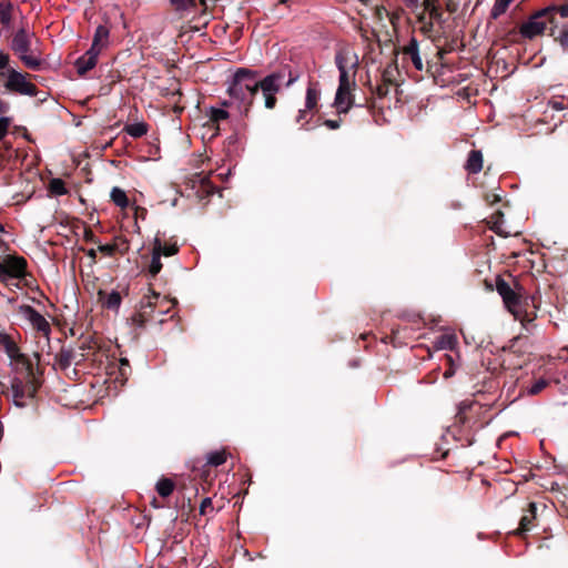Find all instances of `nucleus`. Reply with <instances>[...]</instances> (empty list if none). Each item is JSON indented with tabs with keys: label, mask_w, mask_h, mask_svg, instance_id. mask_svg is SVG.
I'll return each mask as SVG.
<instances>
[{
	"label": "nucleus",
	"mask_w": 568,
	"mask_h": 568,
	"mask_svg": "<svg viewBox=\"0 0 568 568\" xmlns=\"http://www.w3.org/2000/svg\"><path fill=\"white\" fill-rule=\"evenodd\" d=\"M495 287L506 308L521 323L526 331H529V325L536 320V313L528 311V297H524L521 294L524 288L511 274L497 275Z\"/></svg>",
	"instance_id": "nucleus-1"
},
{
	"label": "nucleus",
	"mask_w": 568,
	"mask_h": 568,
	"mask_svg": "<svg viewBox=\"0 0 568 568\" xmlns=\"http://www.w3.org/2000/svg\"><path fill=\"white\" fill-rule=\"evenodd\" d=\"M260 72L247 68H239L229 81L227 94L244 104L243 115L248 116L256 95Z\"/></svg>",
	"instance_id": "nucleus-2"
},
{
	"label": "nucleus",
	"mask_w": 568,
	"mask_h": 568,
	"mask_svg": "<svg viewBox=\"0 0 568 568\" xmlns=\"http://www.w3.org/2000/svg\"><path fill=\"white\" fill-rule=\"evenodd\" d=\"M8 244L0 239V283L8 284L10 278L23 280L27 276L28 262L23 256L8 254Z\"/></svg>",
	"instance_id": "nucleus-3"
},
{
	"label": "nucleus",
	"mask_w": 568,
	"mask_h": 568,
	"mask_svg": "<svg viewBox=\"0 0 568 568\" xmlns=\"http://www.w3.org/2000/svg\"><path fill=\"white\" fill-rule=\"evenodd\" d=\"M335 64L339 71V95L346 87H356L355 75L358 68V58L347 49H341L335 54Z\"/></svg>",
	"instance_id": "nucleus-4"
},
{
	"label": "nucleus",
	"mask_w": 568,
	"mask_h": 568,
	"mask_svg": "<svg viewBox=\"0 0 568 568\" xmlns=\"http://www.w3.org/2000/svg\"><path fill=\"white\" fill-rule=\"evenodd\" d=\"M32 37L33 33H28L23 28L19 29L12 38L11 49L27 68L36 71L41 69L42 61L31 54Z\"/></svg>",
	"instance_id": "nucleus-5"
},
{
	"label": "nucleus",
	"mask_w": 568,
	"mask_h": 568,
	"mask_svg": "<svg viewBox=\"0 0 568 568\" xmlns=\"http://www.w3.org/2000/svg\"><path fill=\"white\" fill-rule=\"evenodd\" d=\"M150 293L142 297L140 307L129 318L135 329H143L148 323L156 320L155 310L160 293L152 288H150Z\"/></svg>",
	"instance_id": "nucleus-6"
},
{
	"label": "nucleus",
	"mask_w": 568,
	"mask_h": 568,
	"mask_svg": "<svg viewBox=\"0 0 568 568\" xmlns=\"http://www.w3.org/2000/svg\"><path fill=\"white\" fill-rule=\"evenodd\" d=\"M556 7L545 8L532 14L528 21L521 24L520 33L524 38L534 39L544 33L548 24H552V11Z\"/></svg>",
	"instance_id": "nucleus-7"
},
{
	"label": "nucleus",
	"mask_w": 568,
	"mask_h": 568,
	"mask_svg": "<svg viewBox=\"0 0 568 568\" xmlns=\"http://www.w3.org/2000/svg\"><path fill=\"white\" fill-rule=\"evenodd\" d=\"M284 74L282 72H273L263 79H260L256 93L261 90L264 98V105L268 110H273L277 104L276 94L280 92Z\"/></svg>",
	"instance_id": "nucleus-8"
},
{
	"label": "nucleus",
	"mask_w": 568,
	"mask_h": 568,
	"mask_svg": "<svg viewBox=\"0 0 568 568\" xmlns=\"http://www.w3.org/2000/svg\"><path fill=\"white\" fill-rule=\"evenodd\" d=\"M41 386V382L39 379H29L26 381L13 377L11 381V390L13 395V402L18 407H24L26 403L24 398H34L38 389Z\"/></svg>",
	"instance_id": "nucleus-9"
},
{
	"label": "nucleus",
	"mask_w": 568,
	"mask_h": 568,
	"mask_svg": "<svg viewBox=\"0 0 568 568\" xmlns=\"http://www.w3.org/2000/svg\"><path fill=\"white\" fill-rule=\"evenodd\" d=\"M7 73V82L4 84L7 90L29 97L37 95L38 88L33 83L27 81L26 78L28 74H23L16 69H8Z\"/></svg>",
	"instance_id": "nucleus-10"
},
{
	"label": "nucleus",
	"mask_w": 568,
	"mask_h": 568,
	"mask_svg": "<svg viewBox=\"0 0 568 568\" xmlns=\"http://www.w3.org/2000/svg\"><path fill=\"white\" fill-rule=\"evenodd\" d=\"M527 339L523 342L521 336L514 337L513 344L510 345V352L507 356V362L513 365L514 369L521 368L526 365L529 359V353L526 349Z\"/></svg>",
	"instance_id": "nucleus-11"
},
{
	"label": "nucleus",
	"mask_w": 568,
	"mask_h": 568,
	"mask_svg": "<svg viewBox=\"0 0 568 568\" xmlns=\"http://www.w3.org/2000/svg\"><path fill=\"white\" fill-rule=\"evenodd\" d=\"M21 313L30 322L33 329L43 336L49 337L51 333V325L42 314L30 305L21 306Z\"/></svg>",
	"instance_id": "nucleus-12"
},
{
	"label": "nucleus",
	"mask_w": 568,
	"mask_h": 568,
	"mask_svg": "<svg viewBox=\"0 0 568 568\" xmlns=\"http://www.w3.org/2000/svg\"><path fill=\"white\" fill-rule=\"evenodd\" d=\"M537 519V506L535 503H529L527 508L519 520V526L513 531L515 536L525 537L528 531L535 526Z\"/></svg>",
	"instance_id": "nucleus-13"
},
{
	"label": "nucleus",
	"mask_w": 568,
	"mask_h": 568,
	"mask_svg": "<svg viewBox=\"0 0 568 568\" xmlns=\"http://www.w3.org/2000/svg\"><path fill=\"white\" fill-rule=\"evenodd\" d=\"M353 89V87H346L339 95V87L337 88L334 106L339 115L348 113L351 108L354 105V95L352 94Z\"/></svg>",
	"instance_id": "nucleus-14"
},
{
	"label": "nucleus",
	"mask_w": 568,
	"mask_h": 568,
	"mask_svg": "<svg viewBox=\"0 0 568 568\" xmlns=\"http://www.w3.org/2000/svg\"><path fill=\"white\" fill-rule=\"evenodd\" d=\"M88 50L83 55L75 60L77 72L80 77L85 75L91 69L97 65L99 54Z\"/></svg>",
	"instance_id": "nucleus-15"
},
{
	"label": "nucleus",
	"mask_w": 568,
	"mask_h": 568,
	"mask_svg": "<svg viewBox=\"0 0 568 568\" xmlns=\"http://www.w3.org/2000/svg\"><path fill=\"white\" fill-rule=\"evenodd\" d=\"M402 52L404 55L410 58L416 70L422 71L424 69L423 61L419 55L418 41L416 38L412 37L409 42L402 48Z\"/></svg>",
	"instance_id": "nucleus-16"
},
{
	"label": "nucleus",
	"mask_w": 568,
	"mask_h": 568,
	"mask_svg": "<svg viewBox=\"0 0 568 568\" xmlns=\"http://www.w3.org/2000/svg\"><path fill=\"white\" fill-rule=\"evenodd\" d=\"M98 301L101 303L103 308L118 310L121 305L122 297L118 291H112L108 294L105 291L99 290Z\"/></svg>",
	"instance_id": "nucleus-17"
},
{
	"label": "nucleus",
	"mask_w": 568,
	"mask_h": 568,
	"mask_svg": "<svg viewBox=\"0 0 568 568\" xmlns=\"http://www.w3.org/2000/svg\"><path fill=\"white\" fill-rule=\"evenodd\" d=\"M109 28L105 26H98L95 29L93 41L89 50H94L93 52L100 54L102 48L106 44L109 39Z\"/></svg>",
	"instance_id": "nucleus-18"
},
{
	"label": "nucleus",
	"mask_w": 568,
	"mask_h": 568,
	"mask_svg": "<svg viewBox=\"0 0 568 568\" xmlns=\"http://www.w3.org/2000/svg\"><path fill=\"white\" fill-rule=\"evenodd\" d=\"M483 153L479 150H471L468 154L467 161L464 165L469 174H477L483 169Z\"/></svg>",
	"instance_id": "nucleus-19"
},
{
	"label": "nucleus",
	"mask_w": 568,
	"mask_h": 568,
	"mask_svg": "<svg viewBox=\"0 0 568 568\" xmlns=\"http://www.w3.org/2000/svg\"><path fill=\"white\" fill-rule=\"evenodd\" d=\"M395 58L385 67L382 72L381 81L392 87L396 84V77L399 74L397 67V54L398 50L394 51Z\"/></svg>",
	"instance_id": "nucleus-20"
},
{
	"label": "nucleus",
	"mask_w": 568,
	"mask_h": 568,
	"mask_svg": "<svg viewBox=\"0 0 568 568\" xmlns=\"http://www.w3.org/2000/svg\"><path fill=\"white\" fill-rule=\"evenodd\" d=\"M0 345L3 346L6 354L11 361H13L17 355L21 353L17 343L7 333L0 332Z\"/></svg>",
	"instance_id": "nucleus-21"
},
{
	"label": "nucleus",
	"mask_w": 568,
	"mask_h": 568,
	"mask_svg": "<svg viewBox=\"0 0 568 568\" xmlns=\"http://www.w3.org/2000/svg\"><path fill=\"white\" fill-rule=\"evenodd\" d=\"M320 90L315 84H310L306 90V99H305V108L310 111L317 110V104L320 100Z\"/></svg>",
	"instance_id": "nucleus-22"
},
{
	"label": "nucleus",
	"mask_w": 568,
	"mask_h": 568,
	"mask_svg": "<svg viewBox=\"0 0 568 568\" xmlns=\"http://www.w3.org/2000/svg\"><path fill=\"white\" fill-rule=\"evenodd\" d=\"M13 361L26 369V378L39 379L36 376L34 365L32 361L26 354L20 353Z\"/></svg>",
	"instance_id": "nucleus-23"
},
{
	"label": "nucleus",
	"mask_w": 568,
	"mask_h": 568,
	"mask_svg": "<svg viewBox=\"0 0 568 568\" xmlns=\"http://www.w3.org/2000/svg\"><path fill=\"white\" fill-rule=\"evenodd\" d=\"M74 359V351L72 348L62 347L60 352L55 355V362L62 369H67L70 367Z\"/></svg>",
	"instance_id": "nucleus-24"
},
{
	"label": "nucleus",
	"mask_w": 568,
	"mask_h": 568,
	"mask_svg": "<svg viewBox=\"0 0 568 568\" xmlns=\"http://www.w3.org/2000/svg\"><path fill=\"white\" fill-rule=\"evenodd\" d=\"M149 125L144 122L126 124L124 131L134 139L142 138L148 133Z\"/></svg>",
	"instance_id": "nucleus-25"
},
{
	"label": "nucleus",
	"mask_w": 568,
	"mask_h": 568,
	"mask_svg": "<svg viewBox=\"0 0 568 568\" xmlns=\"http://www.w3.org/2000/svg\"><path fill=\"white\" fill-rule=\"evenodd\" d=\"M110 196H111L112 202L116 206H119L121 209H125V207L129 206V199H128L125 192L122 189H120L118 186H114L111 190Z\"/></svg>",
	"instance_id": "nucleus-26"
},
{
	"label": "nucleus",
	"mask_w": 568,
	"mask_h": 568,
	"mask_svg": "<svg viewBox=\"0 0 568 568\" xmlns=\"http://www.w3.org/2000/svg\"><path fill=\"white\" fill-rule=\"evenodd\" d=\"M174 487L175 485L170 478H161L155 486L158 494L163 498L169 497L173 493Z\"/></svg>",
	"instance_id": "nucleus-27"
},
{
	"label": "nucleus",
	"mask_w": 568,
	"mask_h": 568,
	"mask_svg": "<svg viewBox=\"0 0 568 568\" xmlns=\"http://www.w3.org/2000/svg\"><path fill=\"white\" fill-rule=\"evenodd\" d=\"M435 345L439 349H454L457 345V338L453 334H444L436 339Z\"/></svg>",
	"instance_id": "nucleus-28"
},
{
	"label": "nucleus",
	"mask_w": 568,
	"mask_h": 568,
	"mask_svg": "<svg viewBox=\"0 0 568 568\" xmlns=\"http://www.w3.org/2000/svg\"><path fill=\"white\" fill-rule=\"evenodd\" d=\"M176 304V298H168L166 296H160V298L158 300V306L155 312H158L159 315L168 314Z\"/></svg>",
	"instance_id": "nucleus-29"
},
{
	"label": "nucleus",
	"mask_w": 568,
	"mask_h": 568,
	"mask_svg": "<svg viewBox=\"0 0 568 568\" xmlns=\"http://www.w3.org/2000/svg\"><path fill=\"white\" fill-rule=\"evenodd\" d=\"M162 270L161 256L159 250H153L152 258L148 268L149 275L154 278Z\"/></svg>",
	"instance_id": "nucleus-30"
},
{
	"label": "nucleus",
	"mask_w": 568,
	"mask_h": 568,
	"mask_svg": "<svg viewBox=\"0 0 568 568\" xmlns=\"http://www.w3.org/2000/svg\"><path fill=\"white\" fill-rule=\"evenodd\" d=\"M209 120L213 124H219L220 122L227 120L230 116V113L225 109L220 108H210L207 111Z\"/></svg>",
	"instance_id": "nucleus-31"
},
{
	"label": "nucleus",
	"mask_w": 568,
	"mask_h": 568,
	"mask_svg": "<svg viewBox=\"0 0 568 568\" xmlns=\"http://www.w3.org/2000/svg\"><path fill=\"white\" fill-rule=\"evenodd\" d=\"M550 31V36L560 43L565 51H568V27H562L558 32L556 28H551Z\"/></svg>",
	"instance_id": "nucleus-32"
},
{
	"label": "nucleus",
	"mask_w": 568,
	"mask_h": 568,
	"mask_svg": "<svg viewBox=\"0 0 568 568\" xmlns=\"http://www.w3.org/2000/svg\"><path fill=\"white\" fill-rule=\"evenodd\" d=\"M175 11L184 12L196 8V0H169Z\"/></svg>",
	"instance_id": "nucleus-33"
},
{
	"label": "nucleus",
	"mask_w": 568,
	"mask_h": 568,
	"mask_svg": "<svg viewBox=\"0 0 568 568\" xmlns=\"http://www.w3.org/2000/svg\"><path fill=\"white\" fill-rule=\"evenodd\" d=\"M48 190L54 195H64L68 190L62 179H52L49 182Z\"/></svg>",
	"instance_id": "nucleus-34"
},
{
	"label": "nucleus",
	"mask_w": 568,
	"mask_h": 568,
	"mask_svg": "<svg viewBox=\"0 0 568 568\" xmlns=\"http://www.w3.org/2000/svg\"><path fill=\"white\" fill-rule=\"evenodd\" d=\"M513 1L514 0H496L490 12L491 18L497 19L504 14Z\"/></svg>",
	"instance_id": "nucleus-35"
},
{
	"label": "nucleus",
	"mask_w": 568,
	"mask_h": 568,
	"mask_svg": "<svg viewBox=\"0 0 568 568\" xmlns=\"http://www.w3.org/2000/svg\"><path fill=\"white\" fill-rule=\"evenodd\" d=\"M153 250H159L160 251V256L161 255H164V256H172L174 254L178 253L179 251V247L176 244H171V245H162L160 240H155V243H154V247Z\"/></svg>",
	"instance_id": "nucleus-36"
},
{
	"label": "nucleus",
	"mask_w": 568,
	"mask_h": 568,
	"mask_svg": "<svg viewBox=\"0 0 568 568\" xmlns=\"http://www.w3.org/2000/svg\"><path fill=\"white\" fill-rule=\"evenodd\" d=\"M226 462V454L224 450L210 453L207 456V465L220 466Z\"/></svg>",
	"instance_id": "nucleus-37"
},
{
	"label": "nucleus",
	"mask_w": 568,
	"mask_h": 568,
	"mask_svg": "<svg viewBox=\"0 0 568 568\" xmlns=\"http://www.w3.org/2000/svg\"><path fill=\"white\" fill-rule=\"evenodd\" d=\"M417 20L418 22L422 23V27H420V31L422 33H424L425 36L427 37H430L433 30H434V22L433 21H429L427 18H426V14L425 12H422L418 17H417Z\"/></svg>",
	"instance_id": "nucleus-38"
},
{
	"label": "nucleus",
	"mask_w": 568,
	"mask_h": 568,
	"mask_svg": "<svg viewBox=\"0 0 568 568\" xmlns=\"http://www.w3.org/2000/svg\"><path fill=\"white\" fill-rule=\"evenodd\" d=\"M11 12H12V6L11 3L8 4H0V23L2 26H8L11 21Z\"/></svg>",
	"instance_id": "nucleus-39"
},
{
	"label": "nucleus",
	"mask_w": 568,
	"mask_h": 568,
	"mask_svg": "<svg viewBox=\"0 0 568 568\" xmlns=\"http://www.w3.org/2000/svg\"><path fill=\"white\" fill-rule=\"evenodd\" d=\"M429 18L428 20L429 21H433L434 24L436 23L438 26L439 29L443 28L444 23L446 22V19L444 17V10L443 8H439L430 13H428Z\"/></svg>",
	"instance_id": "nucleus-40"
},
{
	"label": "nucleus",
	"mask_w": 568,
	"mask_h": 568,
	"mask_svg": "<svg viewBox=\"0 0 568 568\" xmlns=\"http://www.w3.org/2000/svg\"><path fill=\"white\" fill-rule=\"evenodd\" d=\"M390 87H392L390 84H386L383 81L376 87H373L369 83V89H371L372 93L376 94L377 98H379V99L387 97Z\"/></svg>",
	"instance_id": "nucleus-41"
},
{
	"label": "nucleus",
	"mask_w": 568,
	"mask_h": 568,
	"mask_svg": "<svg viewBox=\"0 0 568 568\" xmlns=\"http://www.w3.org/2000/svg\"><path fill=\"white\" fill-rule=\"evenodd\" d=\"M98 251L105 256H113L116 252H119V245L116 241L112 244H100L98 245Z\"/></svg>",
	"instance_id": "nucleus-42"
},
{
	"label": "nucleus",
	"mask_w": 568,
	"mask_h": 568,
	"mask_svg": "<svg viewBox=\"0 0 568 568\" xmlns=\"http://www.w3.org/2000/svg\"><path fill=\"white\" fill-rule=\"evenodd\" d=\"M444 359L446 362V365L448 366L446 368V371L444 372L443 376L444 378L448 379L450 378L452 376L455 375V372H456V365H455V362H454V358L452 355H447L445 354L444 355Z\"/></svg>",
	"instance_id": "nucleus-43"
},
{
	"label": "nucleus",
	"mask_w": 568,
	"mask_h": 568,
	"mask_svg": "<svg viewBox=\"0 0 568 568\" xmlns=\"http://www.w3.org/2000/svg\"><path fill=\"white\" fill-rule=\"evenodd\" d=\"M548 386V381L540 378L536 381L531 387L528 389L529 395H537L542 392Z\"/></svg>",
	"instance_id": "nucleus-44"
},
{
	"label": "nucleus",
	"mask_w": 568,
	"mask_h": 568,
	"mask_svg": "<svg viewBox=\"0 0 568 568\" xmlns=\"http://www.w3.org/2000/svg\"><path fill=\"white\" fill-rule=\"evenodd\" d=\"M9 61H10L9 54L0 51V78L8 75L7 70L11 69L9 67Z\"/></svg>",
	"instance_id": "nucleus-45"
},
{
	"label": "nucleus",
	"mask_w": 568,
	"mask_h": 568,
	"mask_svg": "<svg viewBox=\"0 0 568 568\" xmlns=\"http://www.w3.org/2000/svg\"><path fill=\"white\" fill-rule=\"evenodd\" d=\"M424 11L430 13L439 8H442L440 0H424L422 3Z\"/></svg>",
	"instance_id": "nucleus-46"
},
{
	"label": "nucleus",
	"mask_w": 568,
	"mask_h": 568,
	"mask_svg": "<svg viewBox=\"0 0 568 568\" xmlns=\"http://www.w3.org/2000/svg\"><path fill=\"white\" fill-rule=\"evenodd\" d=\"M120 375L126 379L128 375L131 374V366H130V363H129V359L123 357L120 359Z\"/></svg>",
	"instance_id": "nucleus-47"
},
{
	"label": "nucleus",
	"mask_w": 568,
	"mask_h": 568,
	"mask_svg": "<svg viewBox=\"0 0 568 568\" xmlns=\"http://www.w3.org/2000/svg\"><path fill=\"white\" fill-rule=\"evenodd\" d=\"M308 111L310 110H306V108L304 110H300L296 118V122L300 123L301 128L304 130H310V128H307L310 120L306 118Z\"/></svg>",
	"instance_id": "nucleus-48"
},
{
	"label": "nucleus",
	"mask_w": 568,
	"mask_h": 568,
	"mask_svg": "<svg viewBox=\"0 0 568 568\" xmlns=\"http://www.w3.org/2000/svg\"><path fill=\"white\" fill-rule=\"evenodd\" d=\"M10 124H11L10 118H6V116L0 118V140H2L7 135Z\"/></svg>",
	"instance_id": "nucleus-49"
},
{
	"label": "nucleus",
	"mask_w": 568,
	"mask_h": 568,
	"mask_svg": "<svg viewBox=\"0 0 568 568\" xmlns=\"http://www.w3.org/2000/svg\"><path fill=\"white\" fill-rule=\"evenodd\" d=\"M97 347L98 344L92 337L84 339L79 346L81 351H92L95 349Z\"/></svg>",
	"instance_id": "nucleus-50"
},
{
	"label": "nucleus",
	"mask_w": 568,
	"mask_h": 568,
	"mask_svg": "<svg viewBox=\"0 0 568 568\" xmlns=\"http://www.w3.org/2000/svg\"><path fill=\"white\" fill-rule=\"evenodd\" d=\"M83 239L88 243H94V244H99L100 243L98 237H97V235L94 234V232L90 227H85L84 229Z\"/></svg>",
	"instance_id": "nucleus-51"
},
{
	"label": "nucleus",
	"mask_w": 568,
	"mask_h": 568,
	"mask_svg": "<svg viewBox=\"0 0 568 568\" xmlns=\"http://www.w3.org/2000/svg\"><path fill=\"white\" fill-rule=\"evenodd\" d=\"M207 509L213 510L212 499H211L210 497H205V498L201 501V505H200V514H201V515H206V514H207Z\"/></svg>",
	"instance_id": "nucleus-52"
},
{
	"label": "nucleus",
	"mask_w": 568,
	"mask_h": 568,
	"mask_svg": "<svg viewBox=\"0 0 568 568\" xmlns=\"http://www.w3.org/2000/svg\"><path fill=\"white\" fill-rule=\"evenodd\" d=\"M556 9L552 11V22H555V14L559 13L562 18H568V4L555 6Z\"/></svg>",
	"instance_id": "nucleus-53"
},
{
	"label": "nucleus",
	"mask_w": 568,
	"mask_h": 568,
	"mask_svg": "<svg viewBox=\"0 0 568 568\" xmlns=\"http://www.w3.org/2000/svg\"><path fill=\"white\" fill-rule=\"evenodd\" d=\"M341 123H342L341 119H337V120L327 119V120H324V122H323V124L326 128H328L329 130H337V129H339Z\"/></svg>",
	"instance_id": "nucleus-54"
},
{
	"label": "nucleus",
	"mask_w": 568,
	"mask_h": 568,
	"mask_svg": "<svg viewBox=\"0 0 568 568\" xmlns=\"http://www.w3.org/2000/svg\"><path fill=\"white\" fill-rule=\"evenodd\" d=\"M439 372H440V368L437 367L435 369H433L432 372H429L426 376H425V379L428 384H433L437 381L438 378V375H439Z\"/></svg>",
	"instance_id": "nucleus-55"
},
{
	"label": "nucleus",
	"mask_w": 568,
	"mask_h": 568,
	"mask_svg": "<svg viewBox=\"0 0 568 568\" xmlns=\"http://www.w3.org/2000/svg\"><path fill=\"white\" fill-rule=\"evenodd\" d=\"M445 10L449 13H455L458 10V2L455 0H446Z\"/></svg>",
	"instance_id": "nucleus-56"
},
{
	"label": "nucleus",
	"mask_w": 568,
	"mask_h": 568,
	"mask_svg": "<svg viewBox=\"0 0 568 568\" xmlns=\"http://www.w3.org/2000/svg\"><path fill=\"white\" fill-rule=\"evenodd\" d=\"M548 105L556 111H561L565 109V104L562 100L552 99L548 102Z\"/></svg>",
	"instance_id": "nucleus-57"
},
{
	"label": "nucleus",
	"mask_w": 568,
	"mask_h": 568,
	"mask_svg": "<svg viewBox=\"0 0 568 568\" xmlns=\"http://www.w3.org/2000/svg\"><path fill=\"white\" fill-rule=\"evenodd\" d=\"M485 200L489 204H495L500 201V197H499V195L491 193V194H486Z\"/></svg>",
	"instance_id": "nucleus-58"
},
{
	"label": "nucleus",
	"mask_w": 568,
	"mask_h": 568,
	"mask_svg": "<svg viewBox=\"0 0 568 568\" xmlns=\"http://www.w3.org/2000/svg\"><path fill=\"white\" fill-rule=\"evenodd\" d=\"M9 109H10V104L7 101L0 99V114L7 113L9 111Z\"/></svg>",
	"instance_id": "nucleus-59"
},
{
	"label": "nucleus",
	"mask_w": 568,
	"mask_h": 568,
	"mask_svg": "<svg viewBox=\"0 0 568 568\" xmlns=\"http://www.w3.org/2000/svg\"><path fill=\"white\" fill-rule=\"evenodd\" d=\"M97 251L98 250H95V248H89L85 251V254L92 260V262H95Z\"/></svg>",
	"instance_id": "nucleus-60"
},
{
	"label": "nucleus",
	"mask_w": 568,
	"mask_h": 568,
	"mask_svg": "<svg viewBox=\"0 0 568 568\" xmlns=\"http://www.w3.org/2000/svg\"><path fill=\"white\" fill-rule=\"evenodd\" d=\"M418 1L419 0H403V2L407 6V7H417L418 6Z\"/></svg>",
	"instance_id": "nucleus-61"
},
{
	"label": "nucleus",
	"mask_w": 568,
	"mask_h": 568,
	"mask_svg": "<svg viewBox=\"0 0 568 568\" xmlns=\"http://www.w3.org/2000/svg\"><path fill=\"white\" fill-rule=\"evenodd\" d=\"M183 110H184V106H180V105L178 104V101H176V102H175V105H174V108H173L174 113H176V114H181V113L183 112Z\"/></svg>",
	"instance_id": "nucleus-62"
},
{
	"label": "nucleus",
	"mask_w": 568,
	"mask_h": 568,
	"mask_svg": "<svg viewBox=\"0 0 568 568\" xmlns=\"http://www.w3.org/2000/svg\"><path fill=\"white\" fill-rule=\"evenodd\" d=\"M151 505L154 507V508H161L162 505L158 501V499L155 497H153L152 501H151Z\"/></svg>",
	"instance_id": "nucleus-63"
},
{
	"label": "nucleus",
	"mask_w": 568,
	"mask_h": 568,
	"mask_svg": "<svg viewBox=\"0 0 568 568\" xmlns=\"http://www.w3.org/2000/svg\"><path fill=\"white\" fill-rule=\"evenodd\" d=\"M494 232H496L497 234H500V231H499V226L497 223H495L491 227H490Z\"/></svg>",
	"instance_id": "nucleus-64"
}]
</instances>
